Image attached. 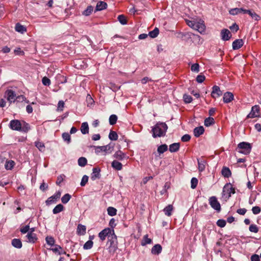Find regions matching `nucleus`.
I'll list each match as a JSON object with an SVG mask.
<instances>
[{
  "label": "nucleus",
  "instance_id": "412c9836",
  "mask_svg": "<svg viewBox=\"0 0 261 261\" xmlns=\"http://www.w3.org/2000/svg\"><path fill=\"white\" fill-rule=\"evenodd\" d=\"M221 173L222 175L225 177L228 178L230 177L231 175V172L229 168L226 167H223L222 170H221Z\"/></svg>",
  "mask_w": 261,
  "mask_h": 261
},
{
  "label": "nucleus",
  "instance_id": "393cba45",
  "mask_svg": "<svg viewBox=\"0 0 261 261\" xmlns=\"http://www.w3.org/2000/svg\"><path fill=\"white\" fill-rule=\"evenodd\" d=\"M244 11H246V10L243 8H233L229 10V13L231 15H235L241 13H244Z\"/></svg>",
  "mask_w": 261,
  "mask_h": 261
},
{
  "label": "nucleus",
  "instance_id": "6e6552de",
  "mask_svg": "<svg viewBox=\"0 0 261 261\" xmlns=\"http://www.w3.org/2000/svg\"><path fill=\"white\" fill-rule=\"evenodd\" d=\"M9 126L12 130L20 131L21 129V123L18 120H11Z\"/></svg>",
  "mask_w": 261,
  "mask_h": 261
},
{
  "label": "nucleus",
  "instance_id": "7ed1b4c3",
  "mask_svg": "<svg viewBox=\"0 0 261 261\" xmlns=\"http://www.w3.org/2000/svg\"><path fill=\"white\" fill-rule=\"evenodd\" d=\"M251 150L250 144L247 142H243L238 145L237 150L238 152L244 154H249Z\"/></svg>",
  "mask_w": 261,
  "mask_h": 261
},
{
  "label": "nucleus",
  "instance_id": "b1692460",
  "mask_svg": "<svg viewBox=\"0 0 261 261\" xmlns=\"http://www.w3.org/2000/svg\"><path fill=\"white\" fill-rule=\"evenodd\" d=\"M107 7V4L106 2H98L97 3L96 6V11H101L102 10H104L106 9Z\"/></svg>",
  "mask_w": 261,
  "mask_h": 261
},
{
  "label": "nucleus",
  "instance_id": "09e8293b",
  "mask_svg": "<svg viewBox=\"0 0 261 261\" xmlns=\"http://www.w3.org/2000/svg\"><path fill=\"white\" fill-rule=\"evenodd\" d=\"M93 8L91 6H88L87 9L83 11V15L85 16H89L93 11Z\"/></svg>",
  "mask_w": 261,
  "mask_h": 261
},
{
  "label": "nucleus",
  "instance_id": "7c9ffc66",
  "mask_svg": "<svg viewBox=\"0 0 261 261\" xmlns=\"http://www.w3.org/2000/svg\"><path fill=\"white\" fill-rule=\"evenodd\" d=\"M173 209V206L171 204H169L166 207H165L163 211L166 215H167V216H170L172 214Z\"/></svg>",
  "mask_w": 261,
  "mask_h": 261
},
{
  "label": "nucleus",
  "instance_id": "9b49d317",
  "mask_svg": "<svg viewBox=\"0 0 261 261\" xmlns=\"http://www.w3.org/2000/svg\"><path fill=\"white\" fill-rule=\"evenodd\" d=\"M259 116V107L257 105L252 107L250 113L248 115V118H255Z\"/></svg>",
  "mask_w": 261,
  "mask_h": 261
},
{
  "label": "nucleus",
  "instance_id": "9d476101",
  "mask_svg": "<svg viewBox=\"0 0 261 261\" xmlns=\"http://www.w3.org/2000/svg\"><path fill=\"white\" fill-rule=\"evenodd\" d=\"M194 29L200 33L204 32L205 30L204 21L202 20L195 21Z\"/></svg>",
  "mask_w": 261,
  "mask_h": 261
},
{
  "label": "nucleus",
  "instance_id": "a18cd8bd",
  "mask_svg": "<svg viewBox=\"0 0 261 261\" xmlns=\"http://www.w3.org/2000/svg\"><path fill=\"white\" fill-rule=\"evenodd\" d=\"M93 245V242L91 240H89L86 242L84 245L83 248L85 250L91 249Z\"/></svg>",
  "mask_w": 261,
  "mask_h": 261
},
{
  "label": "nucleus",
  "instance_id": "f03ea898",
  "mask_svg": "<svg viewBox=\"0 0 261 261\" xmlns=\"http://www.w3.org/2000/svg\"><path fill=\"white\" fill-rule=\"evenodd\" d=\"M98 237L102 241L105 240L107 237L108 238L111 237L112 239L114 237L116 239V236L115 234L114 229L110 228H105L101 231L98 234Z\"/></svg>",
  "mask_w": 261,
  "mask_h": 261
},
{
  "label": "nucleus",
  "instance_id": "f257e3e1",
  "mask_svg": "<svg viewBox=\"0 0 261 261\" xmlns=\"http://www.w3.org/2000/svg\"><path fill=\"white\" fill-rule=\"evenodd\" d=\"M168 128V126L165 123H158L152 128V136L153 138L160 137L164 136Z\"/></svg>",
  "mask_w": 261,
  "mask_h": 261
},
{
  "label": "nucleus",
  "instance_id": "69168bd1",
  "mask_svg": "<svg viewBox=\"0 0 261 261\" xmlns=\"http://www.w3.org/2000/svg\"><path fill=\"white\" fill-rule=\"evenodd\" d=\"M205 79L204 75L199 74L196 77V81L199 83H201L205 80Z\"/></svg>",
  "mask_w": 261,
  "mask_h": 261
},
{
  "label": "nucleus",
  "instance_id": "39448f33",
  "mask_svg": "<svg viewBox=\"0 0 261 261\" xmlns=\"http://www.w3.org/2000/svg\"><path fill=\"white\" fill-rule=\"evenodd\" d=\"M5 95L7 96V100L10 102H14L16 99L23 100L24 97L22 96L16 97L15 92L12 90H7L5 92Z\"/></svg>",
  "mask_w": 261,
  "mask_h": 261
},
{
  "label": "nucleus",
  "instance_id": "0e129e2a",
  "mask_svg": "<svg viewBox=\"0 0 261 261\" xmlns=\"http://www.w3.org/2000/svg\"><path fill=\"white\" fill-rule=\"evenodd\" d=\"M252 211L254 215H256L260 212L261 208L260 207L258 206H255L252 207Z\"/></svg>",
  "mask_w": 261,
  "mask_h": 261
},
{
  "label": "nucleus",
  "instance_id": "e2e57ef3",
  "mask_svg": "<svg viewBox=\"0 0 261 261\" xmlns=\"http://www.w3.org/2000/svg\"><path fill=\"white\" fill-rule=\"evenodd\" d=\"M42 82L44 86H49L50 84V80L46 76L42 78Z\"/></svg>",
  "mask_w": 261,
  "mask_h": 261
},
{
  "label": "nucleus",
  "instance_id": "1a4fd4ad",
  "mask_svg": "<svg viewBox=\"0 0 261 261\" xmlns=\"http://www.w3.org/2000/svg\"><path fill=\"white\" fill-rule=\"evenodd\" d=\"M223 94L222 91L220 90V88L219 86L215 85L212 87V91L211 92V96L216 99L218 97H219Z\"/></svg>",
  "mask_w": 261,
  "mask_h": 261
},
{
  "label": "nucleus",
  "instance_id": "052dcab7",
  "mask_svg": "<svg viewBox=\"0 0 261 261\" xmlns=\"http://www.w3.org/2000/svg\"><path fill=\"white\" fill-rule=\"evenodd\" d=\"M30 230V226L27 225L24 226H22L20 228V231L22 233H25L29 232Z\"/></svg>",
  "mask_w": 261,
  "mask_h": 261
},
{
  "label": "nucleus",
  "instance_id": "0eeeda50",
  "mask_svg": "<svg viewBox=\"0 0 261 261\" xmlns=\"http://www.w3.org/2000/svg\"><path fill=\"white\" fill-rule=\"evenodd\" d=\"M209 203L212 207L216 211H220L221 210V206L220 203L217 200L215 196L211 197L209 199Z\"/></svg>",
  "mask_w": 261,
  "mask_h": 261
},
{
  "label": "nucleus",
  "instance_id": "473e14b6",
  "mask_svg": "<svg viewBox=\"0 0 261 261\" xmlns=\"http://www.w3.org/2000/svg\"><path fill=\"white\" fill-rule=\"evenodd\" d=\"M148 234L145 235L141 242L142 246H145L147 244H151L152 242V240L151 239L148 238Z\"/></svg>",
  "mask_w": 261,
  "mask_h": 261
},
{
  "label": "nucleus",
  "instance_id": "4be33fe9",
  "mask_svg": "<svg viewBox=\"0 0 261 261\" xmlns=\"http://www.w3.org/2000/svg\"><path fill=\"white\" fill-rule=\"evenodd\" d=\"M112 167L116 170H121L122 169V164L117 160H114L112 162Z\"/></svg>",
  "mask_w": 261,
  "mask_h": 261
},
{
  "label": "nucleus",
  "instance_id": "c9c22d12",
  "mask_svg": "<svg viewBox=\"0 0 261 261\" xmlns=\"http://www.w3.org/2000/svg\"><path fill=\"white\" fill-rule=\"evenodd\" d=\"M46 243L50 246H53L55 245V240L53 237L47 236L45 238Z\"/></svg>",
  "mask_w": 261,
  "mask_h": 261
},
{
  "label": "nucleus",
  "instance_id": "de8ad7c7",
  "mask_svg": "<svg viewBox=\"0 0 261 261\" xmlns=\"http://www.w3.org/2000/svg\"><path fill=\"white\" fill-rule=\"evenodd\" d=\"M118 20L122 24H126L127 23V19L123 15H120L118 16Z\"/></svg>",
  "mask_w": 261,
  "mask_h": 261
},
{
  "label": "nucleus",
  "instance_id": "a19ab883",
  "mask_svg": "<svg viewBox=\"0 0 261 261\" xmlns=\"http://www.w3.org/2000/svg\"><path fill=\"white\" fill-rule=\"evenodd\" d=\"M87 163V159L84 157H81L78 160V164L81 167H84Z\"/></svg>",
  "mask_w": 261,
  "mask_h": 261
},
{
  "label": "nucleus",
  "instance_id": "4c0bfd02",
  "mask_svg": "<svg viewBox=\"0 0 261 261\" xmlns=\"http://www.w3.org/2000/svg\"><path fill=\"white\" fill-rule=\"evenodd\" d=\"M15 165V163L12 160H9L8 161H7L6 164H5V168L7 169V170H11L14 166Z\"/></svg>",
  "mask_w": 261,
  "mask_h": 261
},
{
  "label": "nucleus",
  "instance_id": "cd10ccee",
  "mask_svg": "<svg viewBox=\"0 0 261 261\" xmlns=\"http://www.w3.org/2000/svg\"><path fill=\"white\" fill-rule=\"evenodd\" d=\"M180 144L179 143H174L169 146V151L171 152H176L179 150Z\"/></svg>",
  "mask_w": 261,
  "mask_h": 261
},
{
  "label": "nucleus",
  "instance_id": "4468645a",
  "mask_svg": "<svg viewBox=\"0 0 261 261\" xmlns=\"http://www.w3.org/2000/svg\"><path fill=\"white\" fill-rule=\"evenodd\" d=\"M100 169L98 167L94 168L92 170V173L91 176V179L92 180H95L96 179H99L100 178Z\"/></svg>",
  "mask_w": 261,
  "mask_h": 261
},
{
  "label": "nucleus",
  "instance_id": "6e6d98bb",
  "mask_svg": "<svg viewBox=\"0 0 261 261\" xmlns=\"http://www.w3.org/2000/svg\"><path fill=\"white\" fill-rule=\"evenodd\" d=\"M191 69L192 71L198 72L199 71V65L198 63H195L192 65Z\"/></svg>",
  "mask_w": 261,
  "mask_h": 261
},
{
  "label": "nucleus",
  "instance_id": "bb28decb",
  "mask_svg": "<svg viewBox=\"0 0 261 261\" xmlns=\"http://www.w3.org/2000/svg\"><path fill=\"white\" fill-rule=\"evenodd\" d=\"M12 245L16 248H21L22 247V243L19 239H14L12 240Z\"/></svg>",
  "mask_w": 261,
  "mask_h": 261
},
{
  "label": "nucleus",
  "instance_id": "423d86ee",
  "mask_svg": "<svg viewBox=\"0 0 261 261\" xmlns=\"http://www.w3.org/2000/svg\"><path fill=\"white\" fill-rule=\"evenodd\" d=\"M94 148L96 153H98L101 151H103L106 153H111L114 149V146L109 144L105 146H94Z\"/></svg>",
  "mask_w": 261,
  "mask_h": 261
},
{
  "label": "nucleus",
  "instance_id": "58836bf2",
  "mask_svg": "<svg viewBox=\"0 0 261 261\" xmlns=\"http://www.w3.org/2000/svg\"><path fill=\"white\" fill-rule=\"evenodd\" d=\"M215 123L214 119L212 117H209L206 118L204 120V125L206 126H209Z\"/></svg>",
  "mask_w": 261,
  "mask_h": 261
},
{
  "label": "nucleus",
  "instance_id": "338daca9",
  "mask_svg": "<svg viewBox=\"0 0 261 261\" xmlns=\"http://www.w3.org/2000/svg\"><path fill=\"white\" fill-rule=\"evenodd\" d=\"M64 177L65 176L64 175H60L59 176H58L56 181V184L58 185H60V184L63 181Z\"/></svg>",
  "mask_w": 261,
  "mask_h": 261
},
{
  "label": "nucleus",
  "instance_id": "49530a36",
  "mask_svg": "<svg viewBox=\"0 0 261 261\" xmlns=\"http://www.w3.org/2000/svg\"><path fill=\"white\" fill-rule=\"evenodd\" d=\"M35 146L39 149L41 151H44L45 150V146L43 143L37 141L35 142Z\"/></svg>",
  "mask_w": 261,
  "mask_h": 261
},
{
  "label": "nucleus",
  "instance_id": "5701e85b",
  "mask_svg": "<svg viewBox=\"0 0 261 261\" xmlns=\"http://www.w3.org/2000/svg\"><path fill=\"white\" fill-rule=\"evenodd\" d=\"M86 227L85 225L79 224L76 232L79 235H84L86 233Z\"/></svg>",
  "mask_w": 261,
  "mask_h": 261
},
{
  "label": "nucleus",
  "instance_id": "c03bdc74",
  "mask_svg": "<svg viewBox=\"0 0 261 261\" xmlns=\"http://www.w3.org/2000/svg\"><path fill=\"white\" fill-rule=\"evenodd\" d=\"M30 129V125L28 123L23 122V123L21 124V129L20 131L23 132H28Z\"/></svg>",
  "mask_w": 261,
  "mask_h": 261
},
{
  "label": "nucleus",
  "instance_id": "aec40b11",
  "mask_svg": "<svg viewBox=\"0 0 261 261\" xmlns=\"http://www.w3.org/2000/svg\"><path fill=\"white\" fill-rule=\"evenodd\" d=\"M162 247L160 244H156L151 249V253L153 254H159L161 252Z\"/></svg>",
  "mask_w": 261,
  "mask_h": 261
},
{
  "label": "nucleus",
  "instance_id": "72a5a7b5",
  "mask_svg": "<svg viewBox=\"0 0 261 261\" xmlns=\"http://www.w3.org/2000/svg\"><path fill=\"white\" fill-rule=\"evenodd\" d=\"M64 210V206L61 204H59L55 206V207L53 209V212L54 214H57Z\"/></svg>",
  "mask_w": 261,
  "mask_h": 261
},
{
  "label": "nucleus",
  "instance_id": "6ab92c4d",
  "mask_svg": "<svg viewBox=\"0 0 261 261\" xmlns=\"http://www.w3.org/2000/svg\"><path fill=\"white\" fill-rule=\"evenodd\" d=\"M204 132V127L202 126L197 127L194 129V134L196 137H199L202 135Z\"/></svg>",
  "mask_w": 261,
  "mask_h": 261
},
{
  "label": "nucleus",
  "instance_id": "864d4df0",
  "mask_svg": "<svg viewBox=\"0 0 261 261\" xmlns=\"http://www.w3.org/2000/svg\"><path fill=\"white\" fill-rule=\"evenodd\" d=\"M183 98L185 102L187 103H189L191 102L193 100L192 97L190 95L186 94L184 95Z\"/></svg>",
  "mask_w": 261,
  "mask_h": 261
},
{
  "label": "nucleus",
  "instance_id": "ddd939ff",
  "mask_svg": "<svg viewBox=\"0 0 261 261\" xmlns=\"http://www.w3.org/2000/svg\"><path fill=\"white\" fill-rule=\"evenodd\" d=\"M113 157L116 159L120 161H122L125 159H128V156H126V154L120 150L117 151L113 155Z\"/></svg>",
  "mask_w": 261,
  "mask_h": 261
},
{
  "label": "nucleus",
  "instance_id": "603ef678",
  "mask_svg": "<svg viewBox=\"0 0 261 261\" xmlns=\"http://www.w3.org/2000/svg\"><path fill=\"white\" fill-rule=\"evenodd\" d=\"M51 250H53V252H55V253H58L59 254H65V252H61L60 251V250H62V247L59 246V245H56V247L55 248H52Z\"/></svg>",
  "mask_w": 261,
  "mask_h": 261
},
{
  "label": "nucleus",
  "instance_id": "f704fd0d",
  "mask_svg": "<svg viewBox=\"0 0 261 261\" xmlns=\"http://www.w3.org/2000/svg\"><path fill=\"white\" fill-rule=\"evenodd\" d=\"M118 134L116 132L113 130L110 131L109 135V138L111 140L116 141L118 139Z\"/></svg>",
  "mask_w": 261,
  "mask_h": 261
},
{
  "label": "nucleus",
  "instance_id": "13d9d810",
  "mask_svg": "<svg viewBox=\"0 0 261 261\" xmlns=\"http://www.w3.org/2000/svg\"><path fill=\"white\" fill-rule=\"evenodd\" d=\"M64 105V102L63 100L59 101L58 104L57 111L60 112L63 111Z\"/></svg>",
  "mask_w": 261,
  "mask_h": 261
},
{
  "label": "nucleus",
  "instance_id": "2eb2a0df",
  "mask_svg": "<svg viewBox=\"0 0 261 261\" xmlns=\"http://www.w3.org/2000/svg\"><path fill=\"white\" fill-rule=\"evenodd\" d=\"M221 36L224 41L228 40L231 37L230 31L227 29H223L221 32Z\"/></svg>",
  "mask_w": 261,
  "mask_h": 261
},
{
  "label": "nucleus",
  "instance_id": "e433bc0d",
  "mask_svg": "<svg viewBox=\"0 0 261 261\" xmlns=\"http://www.w3.org/2000/svg\"><path fill=\"white\" fill-rule=\"evenodd\" d=\"M168 149V146L166 144H163L159 146L158 148L157 151L160 153H163L166 151Z\"/></svg>",
  "mask_w": 261,
  "mask_h": 261
},
{
  "label": "nucleus",
  "instance_id": "dca6fc26",
  "mask_svg": "<svg viewBox=\"0 0 261 261\" xmlns=\"http://www.w3.org/2000/svg\"><path fill=\"white\" fill-rule=\"evenodd\" d=\"M26 238H27V241L31 243H35L38 239L36 234L34 232H28Z\"/></svg>",
  "mask_w": 261,
  "mask_h": 261
},
{
  "label": "nucleus",
  "instance_id": "f8f14e48",
  "mask_svg": "<svg viewBox=\"0 0 261 261\" xmlns=\"http://www.w3.org/2000/svg\"><path fill=\"white\" fill-rule=\"evenodd\" d=\"M61 192L60 191L57 192L55 195L49 197L46 201L47 205H50L53 203H55L61 196Z\"/></svg>",
  "mask_w": 261,
  "mask_h": 261
},
{
  "label": "nucleus",
  "instance_id": "4d7b16f0",
  "mask_svg": "<svg viewBox=\"0 0 261 261\" xmlns=\"http://www.w3.org/2000/svg\"><path fill=\"white\" fill-rule=\"evenodd\" d=\"M249 229L251 232L254 233H257L258 231V228L255 224L250 225Z\"/></svg>",
  "mask_w": 261,
  "mask_h": 261
},
{
  "label": "nucleus",
  "instance_id": "79ce46f5",
  "mask_svg": "<svg viewBox=\"0 0 261 261\" xmlns=\"http://www.w3.org/2000/svg\"><path fill=\"white\" fill-rule=\"evenodd\" d=\"M108 214L111 216H114L116 215L117 210L113 207L110 206L107 209Z\"/></svg>",
  "mask_w": 261,
  "mask_h": 261
},
{
  "label": "nucleus",
  "instance_id": "bf43d9fd",
  "mask_svg": "<svg viewBox=\"0 0 261 261\" xmlns=\"http://www.w3.org/2000/svg\"><path fill=\"white\" fill-rule=\"evenodd\" d=\"M226 222L225 220L223 219H219L217 222V225L220 227H224L226 225Z\"/></svg>",
  "mask_w": 261,
  "mask_h": 261
},
{
  "label": "nucleus",
  "instance_id": "a211bd4d",
  "mask_svg": "<svg viewBox=\"0 0 261 261\" xmlns=\"http://www.w3.org/2000/svg\"><path fill=\"white\" fill-rule=\"evenodd\" d=\"M243 43L242 39H236L232 42V48L234 50L238 49L243 45Z\"/></svg>",
  "mask_w": 261,
  "mask_h": 261
},
{
  "label": "nucleus",
  "instance_id": "680f3d73",
  "mask_svg": "<svg viewBox=\"0 0 261 261\" xmlns=\"http://www.w3.org/2000/svg\"><path fill=\"white\" fill-rule=\"evenodd\" d=\"M88 176L87 175H84L82 177L81 182V186L83 187L85 186V185L87 183L88 181Z\"/></svg>",
  "mask_w": 261,
  "mask_h": 261
},
{
  "label": "nucleus",
  "instance_id": "ea45409f",
  "mask_svg": "<svg viewBox=\"0 0 261 261\" xmlns=\"http://www.w3.org/2000/svg\"><path fill=\"white\" fill-rule=\"evenodd\" d=\"M159 33V29L157 28H155L153 31H150L148 35L151 38H155L158 35Z\"/></svg>",
  "mask_w": 261,
  "mask_h": 261
},
{
  "label": "nucleus",
  "instance_id": "5fc2aeb1",
  "mask_svg": "<svg viewBox=\"0 0 261 261\" xmlns=\"http://www.w3.org/2000/svg\"><path fill=\"white\" fill-rule=\"evenodd\" d=\"M198 184V180L195 177H193L191 180V187L192 189H194L196 188Z\"/></svg>",
  "mask_w": 261,
  "mask_h": 261
},
{
  "label": "nucleus",
  "instance_id": "c756f323",
  "mask_svg": "<svg viewBox=\"0 0 261 261\" xmlns=\"http://www.w3.org/2000/svg\"><path fill=\"white\" fill-rule=\"evenodd\" d=\"M198 169L200 172L204 170L205 168V162L204 160L197 159Z\"/></svg>",
  "mask_w": 261,
  "mask_h": 261
},
{
  "label": "nucleus",
  "instance_id": "20e7f679",
  "mask_svg": "<svg viewBox=\"0 0 261 261\" xmlns=\"http://www.w3.org/2000/svg\"><path fill=\"white\" fill-rule=\"evenodd\" d=\"M235 193V189L233 188L230 183L226 184L223 187L222 195L226 199H228L231 195V194Z\"/></svg>",
  "mask_w": 261,
  "mask_h": 261
},
{
  "label": "nucleus",
  "instance_id": "37998d69",
  "mask_svg": "<svg viewBox=\"0 0 261 261\" xmlns=\"http://www.w3.org/2000/svg\"><path fill=\"white\" fill-rule=\"evenodd\" d=\"M117 120V116L116 115L113 114L110 116L109 123L111 125H114L116 123Z\"/></svg>",
  "mask_w": 261,
  "mask_h": 261
},
{
  "label": "nucleus",
  "instance_id": "2f4dec72",
  "mask_svg": "<svg viewBox=\"0 0 261 261\" xmlns=\"http://www.w3.org/2000/svg\"><path fill=\"white\" fill-rule=\"evenodd\" d=\"M15 30L19 33H23L27 31L26 28L22 25L18 23L15 25Z\"/></svg>",
  "mask_w": 261,
  "mask_h": 261
},
{
  "label": "nucleus",
  "instance_id": "a878e982",
  "mask_svg": "<svg viewBox=\"0 0 261 261\" xmlns=\"http://www.w3.org/2000/svg\"><path fill=\"white\" fill-rule=\"evenodd\" d=\"M246 13L248 14L252 19H254L255 20H258L260 19V16L254 12H252L249 10H246V11H244V14Z\"/></svg>",
  "mask_w": 261,
  "mask_h": 261
},
{
  "label": "nucleus",
  "instance_id": "f3484780",
  "mask_svg": "<svg viewBox=\"0 0 261 261\" xmlns=\"http://www.w3.org/2000/svg\"><path fill=\"white\" fill-rule=\"evenodd\" d=\"M233 94L230 92H226L223 95V101L225 103H229L233 99Z\"/></svg>",
  "mask_w": 261,
  "mask_h": 261
},
{
  "label": "nucleus",
  "instance_id": "774afa93",
  "mask_svg": "<svg viewBox=\"0 0 261 261\" xmlns=\"http://www.w3.org/2000/svg\"><path fill=\"white\" fill-rule=\"evenodd\" d=\"M191 139V136L189 135L186 134L184 135L181 138V141L182 142H188Z\"/></svg>",
  "mask_w": 261,
  "mask_h": 261
},
{
  "label": "nucleus",
  "instance_id": "3c124183",
  "mask_svg": "<svg viewBox=\"0 0 261 261\" xmlns=\"http://www.w3.org/2000/svg\"><path fill=\"white\" fill-rule=\"evenodd\" d=\"M71 198V196L69 194H65L61 198L62 202L65 204L67 203Z\"/></svg>",
  "mask_w": 261,
  "mask_h": 261
},
{
  "label": "nucleus",
  "instance_id": "c85d7f7f",
  "mask_svg": "<svg viewBox=\"0 0 261 261\" xmlns=\"http://www.w3.org/2000/svg\"><path fill=\"white\" fill-rule=\"evenodd\" d=\"M81 131L83 134L89 133V126L87 122H83L81 127Z\"/></svg>",
  "mask_w": 261,
  "mask_h": 261
},
{
  "label": "nucleus",
  "instance_id": "8fccbe9b",
  "mask_svg": "<svg viewBox=\"0 0 261 261\" xmlns=\"http://www.w3.org/2000/svg\"><path fill=\"white\" fill-rule=\"evenodd\" d=\"M62 138L65 141H66L67 143H69L71 141L70 135L68 133H64L62 134Z\"/></svg>",
  "mask_w": 261,
  "mask_h": 261
}]
</instances>
